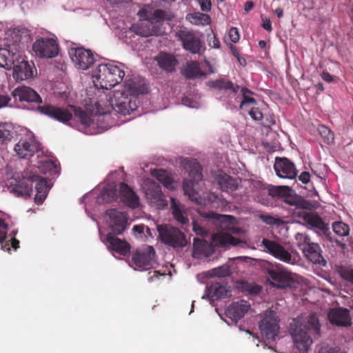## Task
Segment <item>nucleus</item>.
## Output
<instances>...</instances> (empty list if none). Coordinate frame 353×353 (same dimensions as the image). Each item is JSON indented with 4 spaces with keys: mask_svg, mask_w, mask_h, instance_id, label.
<instances>
[{
    "mask_svg": "<svg viewBox=\"0 0 353 353\" xmlns=\"http://www.w3.org/2000/svg\"><path fill=\"white\" fill-rule=\"evenodd\" d=\"M148 92V87L143 79L135 77L129 78L125 81L123 90H115L112 97L106 98L110 105L103 107L102 101L95 103L97 112L107 114L111 108L122 115L130 114L138 108V96Z\"/></svg>",
    "mask_w": 353,
    "mask_h": 353,
    "instance_id": "nucleus-1",
    "label": "nucleus"
},
{
    "mask_svg": "<svg viewBox=\"0 0 353 353\" xmlns=\"http://www.w3.org/2000/svg\"><path fill=\"white\" fill-rule=\"evenodd\" d=\"M290 332L294 345L299 353H307L313 339L321 336L319 321L314 314L308 316L305 320L297 318L290 325Z\"/></svg>",
    "mask_w": 353,
    "mask_h": 353,
    "instance_id": "nucleus-2",
    "label": "nucleus"
},
{
    "mask_svg": "<svg viewBox=\"0 0 353 353\" xmlns=\"http://www.w3.org/2000/svg\"><path fill=\"white\" fill-rule=\"evenodd\" d=\"M181 163L188 172V178L184 180L183 185L184 194L197 205H205L207 201L200 196L196 187L203 179L201 165L196 159H184Z\"/></svg>",
    "mask_w": 353,
    "mask_h": 353,
    "instance_id": "nucleus-3",
    "label": "nucleus"
},
{
    "mask_svg": "<svg viewBox=\"0 0 353 353\" xmlns=\"http://www.w3.org/2000/svg\"><path fill=\"white\" fill-rule=\"evenodd\" d=\"M70 108V110H68L54 105H44L39 106L37 109L41 114L63 123H66L72 119V112L85 128L90 127L93 123L91 117L81 108L74 105H71Z\"/></svg>",
    "mask_w": 353,
    "mask_h": 353,
    "instance_id": "nucleus-4",
    "label": "nucleus"
},
{
    "mask_svg": "<svg viewBox=\"0 0 353 353\" xmlns=\"http://www.w3.org/2000/svg\"><path fill=\"white\" fill-rule=\"evenodd\" d=\"M212 242L205 240L194 239V248L205 256H210L215 252V248H228L230 246L240 245L243 247L246 242L240 239L234 237L231 234L225 232H218L212 235Z\"/></svg>",
    "mask_w": 353,
    "mask_h": 353,
    "instance_id": "nucleus-5",
    "label": "nucleus"
},
{
    "mask_svg": "<svg viewBox=\"0 0 353 353\" xmlns=\"http://www.w3.org/2000/svg\"><path fill=\"white\" fill-rule=\"evenodd\" d=\"M124 70L113 63H103L97 66L93 72L94 83L101 89H111L123 79Z\"/></svg>",
    "mask_w": 353,
    "mask_h": 353,
    "instance_id": "nucleus-6",
    "label": "nucleus"
},
{
    "mask_svg": "<svg viewBox=\"0 0 353 353\" xmlns=\"http://www.w3.org/2000/svg\"><path fill=\"white\" fill-rule=\"evenodd\" d=\"M38 175L17 173L10 181L9 189L17 196L29 197L32 192V183Z\"/></svg>",
    "mask_w": 353,
    "mask_h": 353,
    "instance_id": "nucleus-7",
    "label": "nucleus"
},
{
    "mask_svg": "<svg viewBox=\"0 0 353 353\" xmlns=\"http://www.w3.org/2000/svg\"><path fill=\"white\" fill-rule=\"evenodd\" d=\"M279 321L276 312L273 310H266L261 315L259 327L266 341H273L276 339L280 329Z\"/></svg>",
    "mask_w": 353,
    "mask_h": 353,
    "instance_id": "nucleus-8",
    "label": "nucleus"
},
{
    "mask_svg": "<svg viewBox=\"0 0 353 353\" xmlns=\"http://www.w3.org/2000/svg\"><path fill=\"white\" fill-rule=\"evenodd\" d=\"M132 267L134 269L148 270L157 263V254L154 248L148 245H143L136 249L132 255Z\"/></svg>",
    "mask_w": 353,
    "mask_h": 353,
    "instance_id": "nucleus-9",
    "label": "nucleus"
},
{
    "mask_svg": "<svg viewBox=\"0 0 353 353\" xmlns=\"http://www.w3.org/2000/svg\"><path fill=\"white\" fill-rule=\"evenodd\" d=\"M34 54L41 59H52L59 54V45L53 38L41 37L37 39L32 45Z\"/></svg>",
    "mask_w": 353,
    "mask_h": 353,
    "instance_id": "nucleus-10",
    "label": "nucleus"
},
{
    "mask_svg": "<svg viewBox=\"0 0 353 353\" xmlns=\"http://www.w3.org/2000/svg\"><path fill=\"white\" fill-rule=\"evenodd\" d=\"M178 39L185 50L193 54H200L202 41L196 31L187 28L178 30Z\"/></svg>",
    "mask_w": 353,
    "mask_h": 353,
    "instance_id": "nucleus-11",
    "label": "nucleus"
},
{
    "mask_svg": "<svg viewBox=\"0 0 353 353\" xmlns=\"http://www.w3.org/2000/svg\"><path fill=\"white\" fill-rule=\"evenodd\" d=\"M68 53L74 65L83 70L90 68L95 61L92 51L83 48H72L69 50Z\"/></svg>",
    "mask_w": 353,
    "mask_h": 353,
    "instance_id": "nucleus-12",
    "label": "nucleus"
},
{
    "mask_svg": "<svg viewBox=\"0 0 353 353\" xmlns=\"http://www.w3.org/2000/svg\"><path fill=\"white\" fill-rule=\"evenodd\" d=\"M262 245L265 251L272 255L274 258L288 264H295L296 259L283 245L279 243L263 239Z\"/></svg>",
    "mask_w": 353,
    "mask_h": 353,
    "instance_id": "nucleus-13",
    "label": "nucleus"
},
{
    "mask_svg": "<svg viewBox=\"0 0 353 353\" xmlns=\"http://www.w3.org/2000/svg\"><path fill=\"white\" fill-rule=\"evenodd\" d=\"M269 277L273 281L272 285L277 288L290 287L293 283L291 272L285 269L281 264L268 270Z\"/></svg>",
    "mask_w": 353,
    "mask_h": 353,
    "instance_id": "nucleus-14",
    "label": "nucleus"
},
{
    "mask_svg": "<svg viewBox=\"0 0 353 353\" xmlns=\"http://www.w3.org/2000/svg\"><path fill=\"white\" fill-rule=\"evenodd\" d=\"M40 149L39 143L33 137L21 138L14 145V152L21 159H30Z\"/></svg>",
    "mask_w": 353,
    "mask_h": 353,
    "instance_id": "nucleus-15",
    "label": "nucleus"
},
{
    "mask_svg": "<svg viewBox=\"0 0 353 353\" xmlns=\"http://www.w3.org/2000/svg\"><path fill=\"white\" fill-rule=\"evenodd\" d=\"M145 198L152 206L157 209H164L168 205V201L162 192L159 184L151 182L145 188Z\"/></svg>",
    "mask_w": 353,
    "mask_h": 353,
    "instance_id": "nucleus-16",
    "label": "nucleus"
},
{
    "mask_svg": "<svg viewBox=\"0 0 353 353\" xmlns=\"http://www.w3.org/2000/svg\"><path fill=\"white\" fill-rule=\"evenodd\" d=\"M105 214L109 218V225L114 234H121L128 225V215L117 209L106 210Z\"/></svg>",
    "mask_w": 353,
    "mask_h": 353,
    "instance_id": "nucleus-17",
    "label": "nucleus"
},
{
    "mask_svg": "<svg viewBox=\"0 0 353 353\" xmlns=\"http://www.w3.org/2000/svg\"><path fill=\"white\" fill-rule=\"evenodd\" d=\"M274 169L280 178L294 179L298 174L294 163L286 157H276Z\"/></svg>",
    "mask_w": 353,
    "mask_h": 353,
    "instance_id": "nucleus-18",
    "label": "nucleus"
},
{
    "mask_svg": "<svg viewBox=\"0 0 353 353\" xmlns=\"http://www.w3.org/2000/svg\"><path fill=\"white\" fill-rule=\"evenodd\" d=\"M20 50L19 43L8 45L6 48H0V67L10 68L18 59Z\"/></svg>",
    "mask_w": 353,
    "mask_h": 353,
    "instance_id": "nucleus-19",
    "label": "nucleus"
},
{
    "mask_svg": "<svg viewBox=\"0 0 353 353\" xmlns=\"http://www.w3.org/2000/svg\"><path fill=\"white\" fill-rule=\"evenodd\" d=\"M119 195L120 201L125 206L135 209L139 206V197L137 194L125 183L119 185Z\"/></svg>",
    "mask_w": 353,
    "mask_h": 353,
    "instance_id": "nucleus-20",
    "label": "nucleus"
},
{
    "mask_svg": "<svg viewBox=\"0 0 353 353\" xmlns=\"http://www.w3.org/2000/svg\"><path fill=\"white\" fill-rule=\"evenodd\" d=\"M12 96L17 100L20 101H26L28 103H41L42 99L40 95L32 88L20 85L16 88L12 92Z\"/></svg>",
    "mask_w": 353,
    "mask_h": 353,
    "instance_id": "nucleus-21",
    "label": "nucleus"
},
{
    "mask_svg": "<svg viewBox=\"0 0 353 353\" xmlns=\"http://www.w3.org/2000/svg\"><path fill=\"white\" fill-rule=\"evenodd\" d=\"M157 230L161 242L173 248H176V228L170 224L157 225Z\"/></svg>",
    "mask_w": 353,
    "mask_h": 353,
    "instance_id": "nucleus-22",
    "label": "nucleus"
},
{
    "mask_svg": "<svg viewBox=\"0 0 353 353\" xmlns=\"http://www.w3.org/2000/svg\"><path fill=\"white\" fill-rule=\"evenodd\" d=\"M302 219L309 227L319 230L327 236L330 241H332V238L330 237L331 233L328 225L318 214L313 212H304Z\"/></svg>",
    "mask_w": 353,
    "mask_h": 353,
    "instance_id": "nucleus-23",
    "label": "nucleus"
},
{
    "mask_svg": "<svg viewBox=\"0 0 353 353\" xmlns=\"http://www.w3.org/2000/svg\"><path fill=\"white\" fill-rule=\"evenodd\" d=\"M328 318L332 324L338 326L347 327L352 324L350 310L346 308L332 309L328 313Z\"/></svg>",
    "mask_w": 353,
    "mask_h": 353,
    "instance_id": "nucleus-24",
    "label": "nucleus"
},
{
    "mask_svg": "<svg viewBox=\"0 0 353 353\" xmlns=\"http://www.w3.org/2000/svg\"><path fill=\"white\" fill-rule=\"evenodd\" d=\"M250 307V304L244 300L232 303L225 312L227 316L233 321L237 322L242 319Z\"/></svg>",
    "mask_w": 353,
    "mask_h": 353,
    "instance_id": "nucleus-25",
    "label": "nucleus"
},
{
    "mask_svg": "<svg viewBox=\"0 0 353 353\" xmlns=\"http://www.w3.org/2000/svg\"><path fill=\"white\" fill-rule=\"evenodd\" d=\"M36 71L34 64L21 61L14 66L13 77L17 81H23L33 77Z\"/></svg>",
    "mask_w": 353,
    "mask_h": 353,
    "instance_id": "nucleus-26",
    "label": "nucleus"
},
{
    "mask_svg": "<svg viewBox=\"0 0 353 353\" xmlns=\"http://www.w3.org/2000/svg\"><path fill=\"white\" fill-rule=\"evenodd\" d=\"M154 61L157 62L159 67L167 72H172L175 70L176 65V59L174 55L160 52L154 57Z\"/></svg>",
    "mask_w": 353,
    "mask_h": 353,
    "instance_id": "nucleus-27",
    "label": "nucleus"
},
{
    "mask_svg": "<svg viewBox=\"0 0 353 353\" xmlns=\"http://www.w3.org/2000/svg\"><path fill=\"white\" fill-rule=\"evenodd\" d=\"M114 233H109L107 235L106 243L108 248L112 249L118 254L125 256L130 252V245L125 241L116 237Z\"/></svg>",
    "mask_w": 353,
    "mask_h": 353,
    "instance_id": "nucleus-28",
    "label": "nucleus"
},
{
    "mask_svg": "<svg viewBox=\"0 0 353 353\" xmlns=\"http://www.w3.org/2000/svg\"><path fill=\"white\" fill-rule=\"evenodd\" d=\"M181 72L185 77L190 79L206 76V74L201 71L199 63L196 61H188L185 66L181 68Z\"/></svg>",
    "mask_w": 353,
    "mask_h": 353,
    "instance_id": "nucleus-29",
    "label": "nucleus"
},
{
    "mask_svg": "<svg viewBox=\"0 0 353 353\" xmlns=\"http://www.w3.org/2000/svg\"><path fill=\"white\" fill-rule=\"evenodd\" d=\"M33 182L37 183L35 185L37 193L34 197V202L38 205L42 204L50 190L48 181L45 178L38 175V179L34 180Z\"/></svg>",
    "mask_w": 353,
    "mask_h": 353,
    "instance_id": "nucleus-30",
    "label": "nucleus"
},
{
    "mask_svg": "<svg viewBox=\"0 0 353 353\" xmlns=\"http://www.w3.org/2000/svg\"><path fill=\"white\" fill-rule=\"evenodd\" d=\"M139 14L141 17L150 23L161 22L164 19H169L167 13L164 10L160 9H157L153 12L146 9H143L139 12Z\"/></svg>",
    "mask_w": 353,
    "mask_h": 353,
    "instance_id": "nucleus-31",
    "label": "nucleus"
},
{
    "mask_svg": "<svg viewBox=\"0 0 353 353\" xmlns=\"http://www.w3.org/2000/svg\"><path fill=\"white\" fill-rule=\"evenodd\" d=\"M302 252L308 260L314 263H320L323 260L321 249L318 243L310 242Z\"/></svg>",
    "mask_w": 353,
    "mask_h": 353,
    "instance_id": "nucleus-32",
    "label": "nucleus"
},
{
    "mask_svg": "<svg viewBox=\"0 0 353 353\" xmlns=\"http://www.w3.org/2000/svg\"><path fill=\"white\" fill-rule=\"evenodd\" d=\"M217 183L222 191H233L237 188L236 181L228 174H220L217 176Z\"/></svg>",
    "mask_w": 353,
    "mask_h": 353,
    "instance_id": "nucleus-33",
    "label": "nucleus"
},
{
    "mask_svg": "<svg viewBox=\"0 0 353 353\" xmlns=\"http://www.w3.org/2000/svg\"><path fill=\"white\" fill-rule=\"evenodd\" d=\"M185 19L195 26H206L211 23V18L209 14L199 12L188 14Z\"/></svg>",
    "mask_w": 353,
    "mask_h": 353,
    "instance_id": "nucleus-34",
    "label": "nucleus"
},
{
    "mask_svg": "<svg viewBox=\"0 0 353 353\" xmlns=\"http://www.w3.org/2000/svg\"><path fill=\"white\" fill-rule=\"evenodd\" d=\"M211 87L218 90H230L234 93H237L240 89L238 85H234L232 81L225 79H219L215 81H210Z\"/></svg>",
    "mask_w": 353,
    "mask_h": 353,
    "instance_id": "nucleus-35",
    "label": "nucleus"
},
{
    "mask_svg": "<svg viewBox=\"0 0 353 353\" xmlns=\"http://www.w3.org/2000/svg\"><path fill=\"white\" fill-rule=\"evenodd\" d=\"M210 291L219 299H223L230 296L231 291L230 287L224 283H215L211 285Z\"/></svg>",
    "mask_w": 353,
    "mask_h": 353,
    "instance_id": "nucleus-36",
    "label": "nucleus"
},
{
    "mask_svg": "<svg viewBox=\"0 0 353 353\" xmlns=\"http://www.w3.org/2000/svg\"><path fill=\"white\" fill-rule=\"evenodd\" d=\"M267 191L268 195L273 198H283L287 197L290 195V188L288 186H273L268 185L265 188Z\"/></svg>",
    "mask_w": 353,
    "mask_h": 353,
    "instance_id": "nucleus-37",
    "label": "nucleus"
},
{
    "mask_svg": "<svg viewBox=\"0 0 353 353\" xmlns=\"http://www.w3.org/2000/svg\"><path fill=\"white\" fill-rule=\"evenodd\" d=\"M12 127L8 123H0V144H7L13 137Z\"/></svg>",
    "mask_w": 353,
    "mask_h": 353,
    "instance_id": "nucleus-38",
    "label": "nucleus"
},
{
    "mask_svg": "<svg viewBox=\"0 0 353 353\" xmlns=\"http://www.w3.org/2000/svg\"><path fill=\"white\" fill-rule=\"evenodd\" d=\"M117 190L114 188H105L101 192L98 198L99 202L101 200L104 203H110L117 199Z\"/></svg>",
    "mask_w": 353,
    "mask_h": 353,
    "instance_id": "nucleus-39",
    "label": "nucleus"
},
{
    "mask_svg": "<svg viewBox=\"0 0 353 353\" xmlns=\"http://www.w3.org/2000/svg\"><path fill=\"white\" fill-rule=\"evenodd\" d=\"M241 92L243 97L242 101L240 104V108L241 110H244L248 105L256 103V101L254 98L248 96V94H253V92L248 88L245 87L242 88Z\"/></svg>",
    "mask_w": 353,
    "mask_h": 353,
    "instance_id": "nucleus-40",
    "label": "nucleus"
},
{
    "mask_svg": "<svg viewBox=\"0 0 353 353\" xmlns=\"http://www.w3.org/2000/svg\"><path fill=\"white\" fill-rule=\"evenodd\" d=\"M332 229L333 231L340 236H346L350 232L349 225L341 221L334 222Z\"/></svg>",
    "mask_w": 353,
    "mask_h": 353,
    "instance_id": "nucleus-41",
    "label": "nucleus"
},
{
    "mask_svg": "<svg viewBox=\"0 0 353 353\" xmlns=\"http://www.w3.org/2000/svg\"><path fill=\"white\" fill-rule=\"evenodd\" d=\"M295 240L298 248L301 251L305 250L311 242L310 238L305 233H297L295 235Z\"/></svg>",
    "mask_w": 353,
    "mask_h": 353,
    "instance_id": "nucleus-42",
    "label": "nucleus"
},
{
    "mask_svg": "<svg viewBox=\"0 0 353 353\" xmlns=\"http://www.w3.org/2000/svg\"><path fill=\"white\" fill-rule=\"evenodd\" d=\"M337 272L343 280L353 283V269L341 265L338 268Z\"/></svg>",
    "mask_w": 353,
    "mask_h": 353,
    "instance_id": "nucleus-43",
    "label": "nucleus"
},
{
    "mask_svg": "<svg viewBox=\"0 0 353 353\" xmlns=\"http://www.w3.org/2000/svg\"><path fill=\"white\" fill-rule=\"evenodd\" d=\"M320 135L327 143H330L334 140V133L325 125H320L318 128Z\"/></svg>",
    "mask_w": 353,
    "mask_h": 353,
    "instance_id": "nucleus-44",
    "label": "nucleus"
},
{
    "mask_svg": "<svg viewBox=\"0 0 353 353\" xmlns=\"http://www.w3.org/2000/svg\"><path fill=\"white\" fill-rule=\"evenodd\" d=\"M230 274V270L228 267L220 266L212 270V276L217 277H226Z\"/></svg>",
    "mask_w": 353,
    "mask_h": 353,
    "instance_id": "nucleus-45",
    "label": "nucleus"
},
{
    "mask_svg": "<svg viewBox=\"0 0 353 353\" xmlns=\"http://www.w3.org/2000/svg\"><path fill=\"white\" fill-rule=\"evenodd\" d=\"M192 229L196 235L205 237L208 235V230L194 221L192 222Z\"/></svg>",
    "mask_w": 353,
    "mask_h": 353,
    "instance_id": "nucleus-46",
    "label": "nucleus"
},
{
    "mask_svg": "<svg viewBox=\"0 0 353 353\" xmlns=\"http://www.w3.org/2000/svg\"><path fill=\"white\" fill-rule=\"evenodd\" d=\"M249 114L255 121H261L263 119V113L258 108H252L249 110Z\"/></svg>",
    "mask_w": 353,
    "mask_h": 353,
    "instance_id": "nucleus-47",
    "label": "nucleus"
},
{
    "mask_svg": "<svg viewBox=\"0 0 353 353\" xmlns=\"http://www.w3.org/2000/svg\"><path fill=\"white\" fill-rule=\"evenodd\" d=\"M183 205L178 203V223L185 224L188 222V219L183 214Z\"/></svg>",
    "mask_w": 353,
    "mask_h": 353,
    "instance_id": "nucleus-48",
    "label": "nucleus"
},
{
    "mask_svg": "<svg viewBox=\"0 0 353 353\" xmlns=\"http://www.w3.org/2000/svg\"><path fill=\"white\" fill-rule=\"evenodd\" d=\"M208 44L210 47H212L214 48H219L221 46L219 39L215 34H213L212 37H210V35H208Z\"/></svg>",
    "mask_w": 353,
    "mask_h": 353,
    "instance_id": "nucleus-49",
    "label": "nucleus"
},
{
    "mask_svg": "<svg viewBox=\"0 0 353 353\" xmlns=\"http://www.w3.org/2000/svg\"><path fill=\"white\" fill-rule=\"evenodd\" d=\"M7 228V224L0 219V243H3L6 238Z\"/></svg>",
    "mask_w": 353,
    "mask_h": 353,
    "instance_id": "nucleus-50",
    "label": "nucleus"
},
{
    "mask_svg": "<svg viewBox=\"0 0 353 353\" xmlns=\"http://www.w3.org/2000/svg\"><path fill=\"white\" fill-rule=\"evenodd\" d=\"M229 37L233 43H236L239 40V34L236 28L232 27L228 32Z\"/></svg>",
    "mask_w": 353,
    "mask_h": 353,
    "instance_id": "nucleus-51",
    "label": "nucleus"
},
{
    "mask_svg": "<svg viewBox=\"0 0 353 353\" xmlns=\"http://www.w3.org/2000/svg\"><path fill=\"white\" fill-rule=\"evenodd\" d=\"M133 28L135 29V32L138 34H140L143 37H148L152 34V30L148 29L144 30L142 26H138L137 27L133 26Z\"/></svg>",
    "mask_w": 353,
    "mask_h": 353,
    "instance_id": "nucleus-52",
    "label": "nucleus"
},
{
    "mask_svg": "<svg viewBox=\"0 0 353 353\" xmlns=\"http://www.w3.org/2000/svg\"><path fill=\"white\" fill-rule=\"evenodd\" d=\"M201 10L203 12H209L212 8V3L210 0H198Z\"/></svg>",
    "mask_w": 353,
    "mask_h": 353,
    "instance_id": "nucleus-53",
    "label": "nucleus"
},
{
    "mask_svg": "<svg viewBox=\"0 0 353 353\" xmlns=\"http://www.w3.org/2000/svg\"><path fill=\"white\" fill-rule=\"evenodd\" d=\"M152 174L153 176H156L158 181L161 183L163 181V179L165 178V176H167L168 175L167 172L162 169L154 170L152 172Z\"/></svg>",
    "mask_w": 353,
    "mask_h": 353,
    "instance_id": "nucleus-54",
    "label": "nucleus"
},
{
    "mask_svg": "<svg viewBox=\"0 0 353 353\" xmlns=\"http://www.w3.org/2000/svg\"><path fill=\"white\" fill-rule=\"evenodd\" d=\"M267 191L263 189V192H261L258 196V201L262 203L263 205H267L268 203V198Z\"/></svg>",
    "mask_w": 353,
    "mask_h": 353,
    "instance_id": "nucleus-55",
    "label": "nucleus"
},
{
    "mask_svg": "<svg viewBox=\"0 0 353 353\" xmlns=\"http://www.w3.org/2000/svg\"><path fill=\"white\" fill-rule=\"evenodd\" d=\"M299 179L304 184H307L310 182V174L308 172H303L299 176Z\"/></svg>",
    "mask_w": 353,
    "mask_h": 353,
    "instance_id": "nucleus-56",
    "label": "nucleus"
},
{
    "mask_svg": "<svg viewBox=\"0 0 353 353\" xmlns=\"http://www.w3.org/2000/svg\"><path fill=\"white\" fill-rule=\"evenodd\" d=\"M319 353H339V350L337 347H321Z\"/></svg>",
    "mask_w": 353,
    "mask_h": 353,
    "instance_id": "nucleus-57",
    "label": "nucleus"
},
{
    "mask_svg": "<svg viewBox=\"0 0 353 353\" xmlns=\"http://www.w3.org/2000/svg\"><path fill=\"white\" fill-rule=\"evenodd\" d=\"M11 99L8 95L0 94V108L6 107Z\"/></svg>",
    "mask_w": 353,
    "mask_h": 353,
    "instance_id": "nucleus-58",
    "label": "nucleus"
},
{
    "mask_svg": "<svg viewBox=\"0 0 353 353\" xmlns=\"http://www.w3.org/2000/svg\"><path fill=\"white\" fill-rule=\"evenodd\" d=\"M161 183L167 188L168 189H172L173 187H172V178L168 176V174L167 175V176H165V178H164L163 179V181H161Z\"/></svg>",
    "mask_w": 353,
    "mask_h": 353,
    "instance_id": "nucleus-59",
    "label": "nucleus"
},
{
    "mask_svg": "<svg viewBox=\"0 0 353 353\" xmlns=\"http://www.w3.org/2000/svg\"><path fill=\"white\" fill-rule=\"evenodd\" d=\"M211 215H212V218L215 219L216 220H217L218 221H219L221 223L225 222L226 221V219H228L229 217H232L231 216L221 215V214H218L216 213H213Z\"/></svg>",
    "mask_w": 353,
    "mask_h": 353,
    "instance_id": "nucleus-60",
    "label": "nucleus"
},
{
    "mask_svg": "<svg viewBox=\"0 0 353 353\" xmlns=\"http://www.w3.org/2000/svg\"><path fill=\"white\" fill-rule=\"evenodd\" d=\"M171 208H172V214L174 219H176V201L174 197H171Z\"/></svg>",
    "mask_w": 353,
    "mask_h": 353,
    "instance_id": "nucleus-61",
    "label": "nucleus"
},
{
    "mask_svg": "<svg viewBox=\"0 0 353 353\" xmlns=\"http://www.w3.org/2000/svg\"><path fill=\"white\" fill-rule=\"evenodd\" d=\"M132 230L134 232L141 234L145 231V225L143 224L135 225L133 226Z\"/></svg>",
    "mask_w": 353,
    "mask_h": 353,
    "instance_id": "nucleus-62",
    "label": "nucleus"
},
{
    "mask_svg": "<svg viewBox=\"0 0 353 353\" xmlns=\"http://www.w3.org/2000/svg\"><path fill=\"white\" fill-rule=\"evenodd\" d=\"M262 27L265 30L270 32L272 30V23L269 19H265L262 23Z\"/></svg>",
    "mask_w": 353,
    "mask_h": 353,
    "instance_id": "nucleus-63",
    "label": "nucleus"
},
{
    "mask_svg": "<svg viewBox=\"0 0 353 353\" xmlns=\"http://www.w3.org/2000/svg\"><path fill=\"white\" fill-rule=\"evenodd\" d=\"M322 79L327 82H332L333 81L332 76L327 72H323L321 74Z\"/></svg>",
    "mask_w": 353,
    "mask_h": 353,
    "instance_id": "nucleus-64",
    "label": "nucleus"
}]
</instances>
